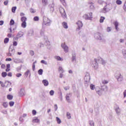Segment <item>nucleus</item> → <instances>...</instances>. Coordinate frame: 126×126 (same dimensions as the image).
<instances>
[{
	"label": "nucleus",
	"mask_w": 126,
	"mask_h": 126,
	"mask_svg": "<svg viewBox=\"0 0 126 126\" xmlns=\"http://www.w3.org/2000/svg\"><path fill=\"white\" fill-rule=\"evenodd\" d=\"M59 11L60 13L62 15V16L63 18H66V13H65V11H64V9L63 7H60L59 8Z\"/></svg>",
	"instance_id": "obj_1"
},
{
	"label": "nucleus",
	"mask_w": 126,
	"mask_h": 126,
	"mask_svg": "<svg viewBox=\"0 0 126 126\" xmlns=\"http://www.w3.org/2000/svg\"><path fill=\"white\" fill-rule=\"evenodd\" d=\"M103 61V59L101 57H99L97 59H95V66H94V68H97L98 66V63H100Z\"/></svg>",
	"instance_id": "obj_2"
},
{
	"label": "nucleus",
	"mask_w": 126,
	"mask_h": 126,
	"mask_svg": "<svg viewBox=\"0 0 126 126\" xmlns=\"http://www.w3.org/2000/svg\"><path fill=\"white\" fill-rule=\"evenodd\" d=\"M49 23H51V20L49 19V18L47 17H43V24L44 25H47V24H49Z\"/></svg>",
	"instance_id": "obj_3"
},
{
	"label": "nucleus",
	"mask_w": 126,
	"mask_h": 126,
	"mask_svg": "<svg viewBox=\"0 0 126 126\" xmlns=\"http://www.w3.org/2000/svg\"><path fill=\"white\" fill-rule=\"evenodd\" d=\"M84 80L85 82H89L90 81V74L87 73L85 77Z\"/></svg>",
	"instance_id": "obj_4"
},
{
	"label": "nucleus",
	"mask_w": 126,
	"mask_h": 126,
	"mask_svg": "<svg viewBox=\"0 0 126 126\" xmlns=\"http://www.w3.org/2000/svg\"><path fill=\"white\" fill-rule=\"evenodd\" d=\"M83 17L86 19L90 20V19H92V13H90L89 14H85L83 16Z\"/></svg>",
	"instance_id": "obj_5"
},
{
	"label": "nucleus",
	"mask_w": 126,
	"mask_h": 126,
	"mask_svg": "<svg viewBox=\"0 0 126 126\" xmlns=\"http://www.w3.org/2000/svg\"><path fill=\"white\" fill-rule=\"evenodd\" d=\"M61 46L62 47L63 49L64 52L65 53H67L68 52V47L67 46L65 45V43H63L61 45Z\"/></svg>",
	"instance_id": "obj_6"
},
{
	"label": "nucleus",
	"mask_w": 126,
	"mask_h": 126,
	"mask_svg": "<svg viewBox=\"0 0 126 126\" xmlns=\"http://www.w3.org/2000/svg\"><path fill=\"white\" fill-rule=\"evenodd\" d=\"M12 46H10L9 49V53L8 54V57H11V56H12V53H11V52H13V51H14V49L12 48Z\"/></svg>",
	"instance_id": "obj_7"
},
{
	"label": "nucleus",
	"mask_w": 126,
	"mask_h": 126,
	"mask_svg": "<svg viewBox=\"0 0 126 126\" xmlns=\"http://www.w3.org/2000/svg\"><path fill=\"white\" fill-rule=\"evenodd\" d=\"M42 83H43L44 86H48V85H49V82L47 80H43Z\"/></svg>",
	"instance_id": "obj_8"
},
{
	"label": "nucleus",
	"mask_w": 126,
	"mask_h": 126,
	"mask_svg": "<svg viewBox=\"0 0 126 126\" xmlns=\"http://www.w3.org/2000/svg\"><path fill=\"white\" fill-rule=\"evenodd\" d=\"M77 24L79 27V28H80L81 27H82L83 26V24H82V22L80 21H78L77 23Z\"/></svg>",
	"instance_id": "obj_9"
},
{
	"label": "nucleus",
	"mask_w": 126,
	"mask_h": 126,
	"mask_svg": "<svg viewBox=\"0 0 126 126\" xmlns=\"http://www.w3.org/2000/svg\"><path fill=\"white\" fill-rule=\"evenodd\" d=\"M62 25L63 28H65V29H67L68 27L67 26V23H66L65 22H63L62 24Z\"/></svg>",
	"instance_id": "obj_10"
},
{
	"label": "nucleus",
	"mask_w": 126,
	"mask_h": 126,
	"mask_svg": "<svg viewBox=\"0 0 126 126\" xmlns=\"http://www.w3.org/2000/svg\"><path fill=\"white\" fill-rule=\"evenodd\" d=\"M21 21L22 22H26V21H27V18H26L25 16H23L21 17Z\"/></svg>",
	"instance_id": "obj_11"
},
{
	"label": "nucleus",
	"mask_w": 126,
	"mask_h": 126,
	"mask_svg": "<svg viewBox=\"0 0 126 126\" xmlns=\"http://www.w3.org/2000/svg\"><path fill=\"white\" fill-rule=\"evenodd\" d=\"M10 70V64H6V69L5 70L6 71L8 72Z\"/></svg>",
	"instance_id": "obj_12"
},
{
	"label": "nucleus",
	"mask_w": 126,
	"mask_h": 126,
	"mask_svg": "<svg viewBox=\"0 0 126 126\" xmlns=\"http://www.w3.org/2000/svg\"><path fill=\"white\" fill-rule=\"evenodd\" d=\"M13 98V96H12L11 94H8L7 95V98L8 100H12Z\"/></svg>",
	"instance_id": "obj_13"
},
{
	"label": "nucleus",
	"mask_w": 126,
	"mask_h": 126,
	"mask_svg": "<svg viewBox=\"0 0 126 126\" xmlns=\"http://www.w3.org/2000/svg\"><path fill=\"white\" fill-rule=\"evenodd\" d=\"M55 59H56V60L57 61H63V58H61V57H60V56H56Z\"/></svg>",
	"instance_id": "obj_14"
},
{
	"label": "nucleus",
	"mask_w": 126,
	"mask_h": 126,
	"mask_svg": "<svg viewBox=\"0 0 126 126\" xmlns=\"http://www.w3.org/2000/svg\"><path fill=\"white\" fill-rule=\"evenodd\" d=\"M21 26L23 28H26V22H22L21 24Z\"/></svg>",
	"instance_id": "obj_15"
},
{
	"label": "nucleus",
	"mask_w": 126,
	"mask_h": 126,
	"mask_svg": "<svg viewBox=\"0 0 126 126\" xmlns=\"http://www.w3.org/2000/svg\"><path fill=\"white\" fill-rule=\"evenodd\" d=\"M104 20H105V17L102 16L100 17V18L99 20L100 23H103V22H104Z\"/></svg>",
	"instance_id": "obj_16"
},
{
	"label": "nucleus",
	"mask_w": 126,
	"mask_h": 126,
	"mask_svg": "<svg viewBox=\"0 0 126 126\" xmlns=\"http://www.w3.org/2000/svg\"><path fill=\"white\" fill-rule=\"evenodd\" d=\"M97 36H99V37H97V39L99 40H102V37H103V35L101 34H100V33H98L97 34Z\"/></svg>",
	"instance_id": "obj_17"
},
{
	"label": "nucleus",
	"mask_w": 126,
	"mask_h": 126,
	"mask_svg": "<svg viewBox=\"0 0 126 126\" xmlns=\"http://www.w3.org/2000/svg\"><path fill=\"white\" fill-rule=\"evenodd\" d=\"M56 121H57L58 124H61V123H62V121L59 117H56Z\"/></svg>",
	"instance_id": "obj_18"
},
{
	"label": "nucleus",
	"mask_w": 126,
	"mask_h": 126,
	"mask_svg": "<svg viewBox=\"0 0 126 126\" xmlns=\"http://www.w3.org/2000/svg\"><path fill=\"white\" fill-rule=\"evenodd\" d=\"M9 41V39L8 38H6L4 39V44H7Z\"/></svg>",
	"instance_id": "obj_19"
},
{
	"label": "nucleus",
	"mask_w": 126,
	"mask_h": 126,
	"mask_svg": "<svg viewBox=\"0 0 126 126\" xmlns=\"http://www.w3.org/2000/svg\"><path fill=\"white\" fill-rule=\"evenodd\" d=\"M114 25L115 26V28L116 29V30H118V26H119V23H118V22H115Z\"/></svg>",
	"instance_id": "obj_20"
},
{
	"label": "nucleus",
	"mask_w": 126,
	"mask_h": 126,
	"mask_svg": "<svg viewBox=\"0 0 126 126\" xmlns=\"http://www.w3.org/2000/svg\"><path fill=\"white\" fill-rule=\"evenodd\" d=\"M38 73L39 74V75H42L43 74V69H39L38 71Z\"/></svg>",
	"instance_id": "obj_21"
},
{
	"label": "nucleus",
	"mask_w": 126,
	"mask_h": 126,
	"mask_svg": "<svg viewBox=\"0 0 126 126\" xmlns=\"http://www.w3.org/2000/svg\"><path fill=\"white\" fill-rule=\"evenodd\" d=\"M6 75H7V74L6 73V72H2L1 76L2 77H5V76H6Z\"/></svg>",
	"instance_id": "obj_22"
},
{
	"label": "nucleus",
	"mask_w": 126,
	"mask_h": 126,
	"mask_svg": "<svg viewBox=\"0 0 126 126\" xmlns=\"http://www.w3.org/2000/svg\"><path fill=\"white\" fill-rule=\"evenodd\" d=\"M102 84H107L109 83V81H108L107 80H103L102 81Z\"/></svg>",
	"instance_id": "obj_23"
},
{
	"label": "nucleus",
	"mask_w": 126,
	"mask_h": 126,
	"mask_svg": "<svg viewBox=\"0 0 126 126\" xmlns=\"http://www.w3.org/2000/svg\"><path fill=\"white\" fill-rule=\"evenodd\" d=\"M90 88H91V90H94V89H95V85H94L93 84H91Z\"/></svg>",
	"instance_id": "obj_24"
},
{
	"label": "nucleus",
	"mask_w": 126,
	"mask_h": 126,
	"mask_svg": "<svg viewBox=\"0 0 126 126\" xmlns=\"http://www.w3.org/2000/svg\"><path fill=\"white\" fill-rule=\"evenodd\" d=\"M42 3H43V4L44 5H46V4H47V3H48V0H42Z\"/></svg>",
	"instance_id": "obj_25"
},
{
	"label": "nucleus",
	"mask_w": 126,
	"mask_h": 126,
	"mask_svg": "<svg viewBox=\"0 0 126 126\" xmlns=\"http://www.w3.org/2000/svg\"><path fill=\"white\" fill-rule=\"evenodd\" d=\"M116 112L117 114H120L121 113V110H120V108H116Z\"/></svg>",
	"instance_id": "obj_26"
},
{
	"label": "nucleus",
	"mask_w": 126,
	"mask_h": 126,
	"mask_svg": "<svg viewBox=\"0 0 126 126\" xmlns=\"http://www.w3.org/2000/svg\"><path fill=\"white\" fill-rule=\"evenodd\" d=\"M16 6L13 7L12 8V12H13V13H15V10H16Z\"/></svg>",
	"instance_id": "obj_27"
},
{
	"label": "nucleus",
	"mask_w": 126,
	"mask_h": 126,
	"mask_svg": "<svg viewBox=\"0 0 126 126\" xmlns=\"http://www.w3.org/2000/svg\"><path fill=\"white\" fill-rule=\"evenodd\" d=\"M116 3L117 4L120 5V4H122V2L121 1V0H117L116 1Z\"/></svg>",
	"instance_id": "obj_28"
},
{
	"label": "nucleus",
	"mask_w": 126,
	"mask_h": 126,
	"mask_svg": "<svg viewBox=\"0 0 126 126\" xmlns=\"http://www.w3.org/2000/svg\"><path fill=\"white\" fill-rule=\"evenodd\" d=\"M33 20L34 21H39V17L37 16L34 17L33 18Z\"/></svg>",
	"instance_id": "obj_29"
},
{
	"label": "nucleus",
	"mask_w": 126,
	"mask_h": 126,
	"mask_svg": "<svg viewBox=\"0 0 126 126\" xmlns=\"http://www.w3.org/2000/svg\"><path fill=\"white\" fill-rule=\"evenodd\" d=\"M29 73H30V71L29 70H28L27 71H26L25 73V75H26V76H28Z\"/></svg>",
	"instance_id": "obj_30"
},
{
	"label": "nucleus",
	"mask_w": 126,
	"mask_h": 126,
	"mask_svg": "<svg viewBox=\"0 0 126 126\" xmlns=\"http://www.w3.org/2000/svg\"><path fill=\"white\" fill-rule=\"evenodd\" d=\"M67 118L68 119H70V118H71V116L70 115V113H69L68 112L67 113Z\"/></svg>",
	"instance_id": "obj_31"
},
{
	"label": "nucleus",
	"mask_w": 126,
	"mask_h": 126,
	"mask_svg": "<svg viewBox=\"0 0 126 126\" xmlns=\"http://www.w3.org/2000/svg\"><path fill=\"white\" fill-rule=\"evenodd\" d=\"M49 93H50V95H51V96H53V95H54V94L55 93V92H54L53 90H51V91H50Z\"/></svg>",
	"instance_id": "obj_32"
},
{
	"label": "nucleus",
	"mask_w": 126,
	"mask_h": 126,
	"mask_svg": "<svg viewBox=\"0 0 126 126\" xmlns=\"http://www.w3.org/2000/svg\"><path fill=\"white\" fill-rule=\"evenodd\" d=\"M12 61V59H11V58H6L5 59L6 62H11Z\"/></svg>",
	"instance_id": "obj_33"
},
{
	"label": "nucleus",
	"mask_w": 126,
	"mask_h": 126,
	"mask_svg": "<svg viewBox=\"0 0 126 126\" xmlns=\"http://www.w3.org/2000/svg\"><path fill=\"white\" fill-rule=\"evenodd\" d=\"M13 105H14V102L10 101L9 102V105H10V107H12V106H13Z\"/></svg>",
	"instance_id": "obj_34"
},
{
	"label": "nucleus",
	"mask_w": 126,
	"mask_h": 126,
	"mask_svg": "<svg viewBox=\"0 0 126 126\" xmlns=\"http://www.w3.org/2000/svg\"><path fill=\"white\" fill-rule=\"evenodd\" d=\"M30 12H31V13H35V12H36V11L34 10V9L32 8L30 9Z\"/></svg>",
	"instance_id": "obj_35"
},
{
	"label": "nucleus",
	"mask_w": 126,
	"mask_h": 126,
	"mask_svg": "<svg viewBox=\"0 0 126 126\" xmlns=\"http://www.w3.org/2000/svg\"><path fill=\"white\" fill-rule=\"evenodd\" d=\"M14 24V21L13 20H11L10 22V25H13Z\"/></svg>",
	"instance_id": "obj_36"
},
{
	"label": "nucleus",
	"mask_w": 126,
	"mask_h": 126,
	"mask_svg": "<svg viewBox=\"0 0 126 126\" xmlns=\"http://www.w3.org/2000/svg\"><path fill=\"white\" fill-rule=\"evenodd\" d=\"M32 115L33 116H35V115H36V114H37V112L35 110H32Z\"/></svg>",
	"instance_id": "obj_37"
},
{
	"label": "nucleus",
	"mask_w": 126,
	"mask_h": 126,
	"mask_svg": "<svg viewBox=\"0 0 126 126\" xmlns=\"http://www.w3.org/2000/svg\"><path fill=\"white\" fill-rule=\"evenodd\" d=\"M117 78L118 80H119V79H120V78H123V76L121 74H120L119 76H117Z\"/></svg>",
	"instance_id": "obj_38"
},
{
	"label": "nucleus",
	"mask_w": 126,
	"mask_h": 126,
	"mask_svg": "<svg viewBox=\"0 0 126 126\" xmlns=\"http://www.w3.org/2000/svg\"><path fill=\"white\" fill-rule=\"evenodd\" d=\"M1 68H2V69H4V68H5V64H2L1 65Z\"/></svg>",
	"instance_id": "obj_39"
},
{
	"label": "nucleus",
	"mask_w": 126,
	"mask_h": 126,
	"mask_svg": "<svg viewBox=\"0 0 126 126\" xmlns=\"http://www.w3.org/2000/svg\"><path fill=\"white\" fill-rule=\"evenodd\" d=\"M8 4V0H6L4 2V5H7Z\"/></svg>",
	"instance_id": "obj_40"
},
{
	"label": "nucleus",
	"mask_w": 126,
	"mask_h": 126,
	"mask_svg": "<svg viewBox=\"0 0 126 126\" xmlns=\"http://www.w3.org/2000/svg\"><path fill=\"white\" fill-rule=\"evenodd\" d=\"M30 54L31 56H34V51H31L30 52Z\"/></svg>",
	"instance_id": "obj_41"
},
{
	"label": "nucleus",
	"mask_w": 126,
	"mask_h": 126,
	"mask_svg": "<svg viewBox=\"0 0 126 126\" xmlns=\"http://www.w3.org/2000/svg\"><path fill=\"white\" fill-rule=\"evenodd\" d=\"M3 106L5 107L6 108V107H7V103H6V102H4L3 103Z\"/></svg>",
	"instance_id": "obj_42"
},
{
	"label": "nucleus",
	"mask_w": 126,
	"mask_h": 126,
	"mask_svg": "<svg viewBox=\"0 0 126 126\" xmlns=\"http://www.w3.org/2000/svg\"><path fill=\"white\" fill-rule=\"evenodd\" d=\"M21 75H22V74H21V73H17L16 75V76H17V77H20V76H21Z\"/></svg>",
	"instance_id": "obj_43"
},
{
	"label": "nucleus",
	"mask_w": 126,
	"mask_h": 126,
	"mask_svg": "<svg viewBox=\"0 0 126 126\" xmlns=\"http://www.w3.org/2000/svg\"><path fill=\"white\" fill-rule=\"evenodd\" d=\"M13 46H17V42L13 41Z\"/></svg>",
	"instance_id": "obj_44"
},
{
	"label": "nucleus",
	"mask_w": 126,
	"mask_h": 126,
	"mask_svg": "<svg viewBox=\"0 0 126 126\" xmlns=\"http://www.w3.org/2000/svg\"><path fill=\"white\" fill-rule=\"evenodd\" d=\"M8 76H9L10 77H11L12 76V73L11 72H9L7 74Z\"/></svg>",
	"instance_id": "obj_45"
},
{
	"label": "nucleus",
	"mask_w": 126,
	"mask_h": 126,
	"mask_svg": "<svg viewBox=\"0 0 126 126\" xmlns=\"http://www.w3.org/2000/svg\"><path fill=\"white\" fill-rule=\"evenodd\" d=\"M7 37H8V38H11L12 37V34L9 33L7 34Z\"/></svg>",
	"instance_id": "obj_46"
},
{
	"label": "nucleus",
	"mask_w": 126,
	"mask_h": 126,
	"mask_svg": "<svg viewBox=\"0 0 126 126\" xmlns=\"http://www.w3.org/2000/svg\"><path fill=\"white\" fill-rule=\"evenodd\" d=\"M41 63H44V64H47V62H45L44 60L41 61Z\"/></svg>",
	"instance_id": "obj_47"
},
{
	"label": "nucleus",
	"mask_w": 126,
	"mask_h": 126,
	"mask_svg": "<svg viewBox=\"0 0 126 126\" xmlns=\"http://www.w3.org/2000/svg\"><path fill=\"white\" fill-rule=\"evenodd\" d=\"M110 31H111V28L110 27H108L107 28V32H110Z\"/></svg>",
	"instance_id": "obj_48"
},
{
	"label": "nucleus",
	"mask_w": 126,
	"mask_h": 126,
	"mask_svg": "<svg viewBox=\"0 0 126 126\" xmlns=\"http://www.w3.org/2000/svg\"><path fill=\"white\" fill-rule=\"evenodd\" d=\"M90 126H94V122H91L90 123Z\"/></svg>",
	"instance_id": "obj_49"
},
{
	"label": "nucleus",
	"mask_w": 126,
	"mask_h": 126,
	"mask_svg": "<svg viewBox=\"0 0 126 126\" xmlns=\"http://www.w3.org/2000/svg\"><path fill=\"white\" fill-rule=\"evenodd\" d=\"M123 8L125 9V10H126V2L124 3Z\"/></svg>",
	"instance_id": "obj_50"
},
{
	"label": "nucleus",
	"mask_w": 126,
	"mask_h": 126,
	"mask_svg": "<svg viewBox=\"0 0 126 126\" xmlns=\"http://www.w3.org/2000/svg\"><path fill=\"white\" fill-rule=\"evenodd\" d=\"M59 71H63V67L61 66L59 67Z\"/></svg>",
	"instance_id": "obj_51"
},
{
	"label": "nucleus",
	"mask_w": 126,
	"mask_h": 126,
	"mask_svg": "<svg viewBox=\"0 0 126 126\" xmlns=\"http://www.w3.org/2000/svg\"><path fill=\"white\" fill-rule=\"evenodd\" d=\"M54 107H55V111H57V110H58V106L57 105V104H55L54 105Z\"/></svg>",
	"instance_id": "obj_52"
},
{
	"label": "nucleus",
	"mask_w": 126,
	"mask_h": 126,
	"mask_svg": "<svg viewBox=\"0 0 126 126\" xmlns=\"http://www.w3.org/2000/svg\"><path fill=\"white\" fill-rule=\"evenodd\" d=\"M66 99L67 101H69V96L68 95L66 96Z\"/></svg>",
	"instance_id": "obj_53"
},
{
	"label": "nucleus",
	"mask_w": 126,
	"mask_h": 126,
	"mask_svg": "<svg viewBox=\"0 0 126 126\" xmlns=\"http://www.w3.org/2000/svg\"><path fill=\"white\" fill-rule=\"evenodd\" d=\"M20 16H24L25 14H24V13H20Z\"/></svg>",
	"instance_id": "obj_54"
},
{
	"label": "nucleus",
	"mask_w": 126,
	"mask_h": 126,
	"mask_svg": "<svg viewBox=\"0 0 126 126\" xmlns=\"http://www.w3.org/2000/svg\"><path fill=\"white\" fill-rule=\"evenodd\" d=\"M124 97H126V90L124 91Z\"/></svg>",
	"instance_id": "obj_55"
},
{
	"label": "nucleus",
	"mask_w": 126,
	"mask_h": 126,
	"mask_svg": "<svg viewBox=\"0 0 126 126\" xmlns=\"http://www.w3.org/2000/svg\"><path fill=\"white\" fill-rule=\"evenodd\" d=\"M32 70H35V64L32 63Z\"/></svg>",
	"instance_id": "obj_56"
},
{
	"label": "nucleus",
	"mask_w": 126,
	"mask_h": 126,
	"mask_svg": "<svg viewBox=\"0 0 126 126\" xmlns=\"http://www.w3.org/2000/svg\"><path fill=\"white\" fill-rule=\"evenodd\" d=\"M89 4H90L91 5H94V3H93V2H89Z\"/></svg>",
	"instance_id": "obj_57"
},
{
	"label": "nucleus",
	"mask_w": 126,
	"mask_h": 126,
	"mask_svg": "<svg viewBox=\"0 0 126 126\" xmlns=\"http://www.w3.org/2000/svg\"><path fill=\"white\" fill-rule=\"evenodd\" d=\"M1 84V87H4L5 86L4 85V84H3V83H2V82H1V84Z\"/></svg>",
	"instance_id": "obj_58"
},
{
	"label": "nucleus",
	"mask_w": 126,
	"mask_h": 126,
	"mask_svg": "<svg viewBox=\"0 0 126 126\" xmlns=\"http://www.w3.org/2000/svg\"><path fill=\"white\" fill-rule=\"evenodd\" d=\"M60 1H61L62 3H64L65 2V0H60Z\"/></svg>",
	"instance_id": "obj_59"
},
{
	"label": "nucleus",
	"mask_w": 126,
	"mask_h": 126,
	"mask_svg": "<svg viewBox=\"0 0 126 126\" xmlns=\"http://www.w3.org/2000/svg\"><path fill=\"white\" fill-rule=\"evenodd\" d=\"M3 25V21H0V25Z\"/></svg>",
	"instance_id": "obj_60"
},
{
	"label": "nucleus",
	"mask_w": 126,
	"mask_h": 126,
	"mask_svg": "<svg viewBox=\"0 0 126 126\" xmlns=\"http://www.w3.org/2000/svg\"><path fill=\"white\" fill-rule=\"evenodd\" d=\"M90 7V8H94V5H91Z\"/></svg>",
	"instance_id": "obj_61"
},
{
	"label": "nucleus",
	"mask_w": 126,
	"mask_h": 126,
	"mask_svg": "<svg viewBox=\"0 0 126 126\" xmlns=\"http://www.w3.org/2000/svg\"><path fill=\"white\" fill-rule=\"evenodd\" d=\"M72 62H74V61H75V57H73L72 58Z\"/></svg>",
	"instance_id": "obj_62"
},
{
	"label": "nucleus",
	"mask_w": 126,
	"mask_h": 126,
	"mask_svg": "<svg viewBox=\"0 0 126 126\" xmlns=\"http://www.w3.org/2000/svg\"><path fill=\"white\" fill-rule=\"evenodd\" d=\"M34 122H35V123H39V120L38 119H35L34 120H33Z\"/></svg>",
	"instance_id": "obj_63"
},
{
	"label": "nucleus",
	"mask_w": 126,
	"mask_h": 126,
	"mask_svg": "<svg viewBox=\"0 0 126 126\" xmlns=\"http://www.w3.org/2000/svg\"><path fill=\"white\" fill-rule=\"evenodd\" d=\"M120 42L121 43H123V42H124V39H120Z\"/></svg>",
	"instance_id": "obj_64"
}]
</instances>
